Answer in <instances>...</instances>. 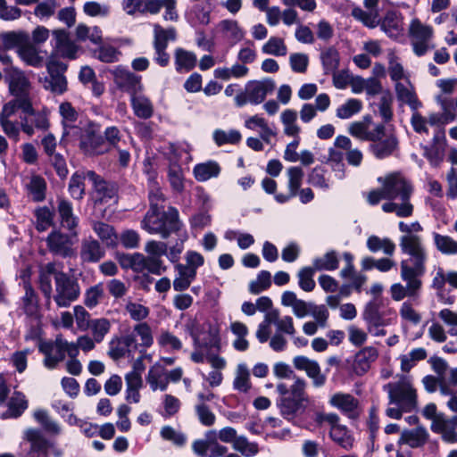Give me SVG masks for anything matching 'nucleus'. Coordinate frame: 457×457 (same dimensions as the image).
Returning <instances> with one entry per match:
<instances>
[{"instance_id": "c756f323", "label": "nucleus", "mask_w": 457, "mask_h": 457, "mask_svg": "<svg viewBox=\"0 0 457 457\" xmlns=\"http://www.w3.org/2000/svg\"><path fill=\"white\" fill-rule=\"evenodd\" d=\"M378 357V350L373 346H366L360 350L354 357L353 367L359 375L366 373L372 362Z\"/></svg>"}, {"instance_id": "5fc2aeb1", "label": "nucleus", "mask_w": 457, "mask_h": 457, "mask_svg": "<svg viewBox=\"0 0 457 457\" xmlns=\"http://www.w3.org/2000/svg\"><path fill=\"white\" fill-rule=\"evenodd\" d=\"M387 58V71L394 83L410 79L409 73L404 70L403 64L399 61V58L394 53H389Z\"/></svg>"}, {"instance_id": "f257e3e1", "label": "nucleus", "mask_w": 457, "mask_h": 457, "mask_svg": "<svg viewBox=\"0 0 457 457\" xmlns=\"http://www.w3.org/2000/svg\"><path fill=\"white\" fill-rule=\"evenodd\" d=\"M380 188L372 190L367 195L370 204L375 205L381 199L389 202L382 205L385 212H395L396 216L406 218L412 215L413 205L410 202L412 194L411 183L400 173L394 172L378 178Z\"/></svg>"}, {"instance_id": "de8ad7c7", "label": "nucleus", "mask_w": 457, "mask_h": 457, "mask_svg": "<svg viewBox=\"0 0 457 457\" xmlns=\"http://www.w3.org/2000/svg\"><path fill=\"white\" fill-rule=\"evenodd\" d=\"M104 254V251L96 240L90 238L82 243L80 256L84 262H97Z\"/></svg>"}, {"instance_id": "69168bd1", "label": "nucleus", "mask_w": 457, "mask_h": 457, "mask_svg": "<svg viewBox=\"0 0 457 457\" xmlns=\"http://www.w3.org/2000/svg\"><path fill=\"white\" fill-rule=\"evenodd\" d=\"M35 420L44 428V429L51 434L57 436L61 434L62 428L58 422L52 420L47 412L44 410H37L34 412Z\"/></svg>"}, {"instance_id": "8fccbe9b", "label": "nucleus", "mask_w": 457, "mask_h": 457, "mask_svg": "<svg viewBox=\"0 0 457 457\" xmlns=\"http://www.w3.org/2000/svg\"><path fill=\"white\" fill-rule=\"evenodd\" d=\"M367 247L372 253L383 252L386 255H393L395 251V244L388 237L370 236L367 239Z\"/></svg>"}, {"instance_id": "3c124183", "label": "nucleus", "mask_w": 457, "mask_h": 457, "mask_svg": "<svg viewBox=\"0 0 457 457\" xmlns=\"http://www.w3.org/2000/svg\"><path fill=\"white\" fill-rule=\"evenodd\" d=\"M58 212L63 228L72 230L77 227L78 218L73 214L71 203L63 199L60 200L58 203Z\"/></svg>"}, {"instance_id": "9d476101", "label": "nucleus", "mask_w": 457, "mask_h": 457, "mask_svg": "<svg viewBox=\"0 0 457 457\" xmlns=\"http://www.w3.org/2000/svg\"><path fill=\"white\" fill-rule=\"evenodd\" d=\"M55 295L54 300L59 307H68L80 294L78 282L65 273L54 274Z\"/></svg>"}, {"instance_id": "ddd939ff", "label": "nucleus", "mask_w": 457, "mask_h": 457, "mask_svg": "<svg viewBox=\"0 0 457 457\" xmlns=\"http://www.w3.org/2000/svg\"><path fill=\"white\" fill-rule=\"evenodd\" d=\"M386 4L384 0H364V9L354 7L352 15L369 28H376L381 21V10Z\"/></svg>"}, {"instance_id": "5701e85b", "label": "nucleus", "mask_w": 457, "mask_h": 457, "mask_svg": "<svg viewBox=\"0 0 457 457\" xmlns=\"http://www.w3.org/2000/svg\"><path fill=\"white\" fill-rule=\"evenodd\" d=\"M379 139L370 140V151L378 159L390 156L397 146V139L393 134H388L383 125L382 136Z\"/></svg>"}, {"instance_id": "c9c22d12", "label": "nucleus", "mask_w": 457, "mask_h": 457, "mask_svg": "<svg viewBox=\"0 0 457 457\" xmlns=\"http://www.w3.org/2000/svg\"><path fill=\"white\" fill-rule=\"evenodd\" d=\"M298 114L294 109H286L280 113V121L283 126V133L287 137H297L302 129L297 122Z\"/></svg>"}, {"instance_id": "0e129e2a", "label": "nucleus", "mask_w": 457, "mask_h": 457, "mask_svg": "<svg viewBox=\"0 0 457 457\" xmlns=\"http://www.w3.org/2000/svg\"><path fill=\"white\" fill-rule=\"evenodd\" d=\"M320 59L326 74L337 71L339 64V53L334 47H328L321 52Z\"/></svg>"}, {"instance_id": "052dcab7", "label": "nucleus", "mask_w": 457, "mask_h": 457, "mask_svg": "<svg viewBox=\"0 0 457 457\" xmlns=\"http://www.w3.org/2000/svg\"><path fill=\"white\" fill-rule=\"evenodd\" d=\"M338 264L339 259L335 251H329L312 261V266L316 270H334L338 268Z\"/></svg>"}, {"instance_id": "ea45409f", "label": "nucleus", "mask_w": 457, "mask_h": 457, "mask_svg": "<svg viewBox=\"0 0 457 457\" xmlns=\"http://www.w3.org/2000/svg\"><path fill=\"white\" fill-rule=\"evenodd\" d=\"M379 24L381 29L390 37L396 38L403 32V21L395 12H388Z\"/></svg>"}, {"instance_id": "774afa93", "label": "nucleus", "mask_w": 457, "mask_h": 457, "mask_svg": "<svg viewBox=\"0 0 457 457\" xmlns=\"http://www.w3.org/2000/svg\"><path fill=\"white\" fill-rule=\"evenodd\" d=\"M1 43L5 48H18L24 45L29 40V35L24 31H12L6 32L0 37Z\"/></svg>"}, {"instance_id": "473e14b6", "label": "nucleus", "mask_w": 457, "mask_h": 457, "mask_svg": "<svg viewBox=\"0 0 457 457\" xmlns=\"http://www.w3.org/2000/svg\"><path fill=\"white\" fill-rule=\"evenodd\" d=\"M17 53L26 64L36 68L43 66L45 58L42 52L33 44L27 41L18 48Z\"/></svg>"}, {"instance_id": "393cba45", "label": "nucleus", "mask_w": 457, "mask_h": 457, "mask_svg": "<svg viewBox=\"0 0 457 457\" xmlns=\"http://www.w3.org/2000/svg\"><path fill=\"white\" fill-rule=\"evenodd\" d=\"M245 127L250 130L259 131L261 139L270 144L276 132L269 126L267 120L260 114H254L245 120Z\"/></svg>"}, {"instance_id": "6ab92c4d", "label": "nucleus", "mask_w": 457, "mask_h": 457, "mask_svg": "<svg viewBox=\"0 0 457 457\" xmlns=\"http://www.w3.org/2000/svg\"><path fill=\"white\" fill-rule=\"evenodd\" d=\"M431 430L440 434L445 442H457V415L447 417L443 413H438V416L431 423Z\"/></svg>"}, {"instance_id": "7c9ffc66", "label": "nucleus", "mask_w": 457, "mask_h": 457, "mask_svg": "<svg viewBox=\"0 0 457 457\" xmlns=\"http://www.w3.org/2000/svg\"><path fill=\"white\" fill-rule=\"evenodd\" d=\"M130 104L136 116L140 119H148L154 113V105L151 100L142 93L134 92L130 96Z\"/></svg>"}, {"instance_id": "f8f14e48", "label": "nucleus", "mask_w": 457, "mask_h": 457, "mask_svg": "<svg viewBox=\"0 0 457 457\" xmlns=\"http://www.w3.org/2000/svg\"><path fill=\"white\" fill-rule=\"evenodd\" d=\"M409 33L412 38V47L418 56L427 53L429 41L433 37V28L423 24L419 19H413L409 27Z\"/></svg>"}, {"instance_id": "f3484780", "label": "nucleus", "mask_w": 457, "mask_h": 457, "mask_svg": "<svg viewBox=\"0 0 457 457\" xmlns=\"http://www.w3.org/2000/svg\"><path fill=\"white\" fill-rule=\"evenodd\" d=\"M4 74L10 91L15 97L28 96L30 83L23 71L17 67L9 66L4 68Z\"/></svg>"}, {"instance_id": "bb28decb", "label": "nucleus", "mask_w": 457, "mask_h": 457, "mask_svg": "<svg viewBox=\"0 0 457 457\" xmlns=\"http://www.w3.org/2000/svg\"><path fill=\"white\" fill-rule=\"evenodd\" d=\"M145 380L152 391H165L168 388L167 370L161 362L150 367Z\"/></svg>"}, {"instance_id": "603ef678", "label": "nucleus", "mask_w": 457, "mask_h": 457, "mask_svg": "<svg viewBox=\"0 0 457 457\" xmlns=\"http://www.w3.org/2000/svg\"><path fill=\"white\" fill-rule=\"evenodd\" d=\"M119 262L123 269H131L136 272L145 270V255L139 253L121 254L118 257Z\"/></svg>"}, {"instance_id": "4d7b16f0", "label": "nucleus", "mask_w": 457, "mask_h": 457, "mask_svg": "<svg viewBox=\"0 0 457 457\" xmlns=\"http://www.w3.org/2000/svg\"><path fill=\"white\" fill-rule=\"evenodd\" d=\"M329 435L331 439L341 447L349 450L353 445V438L345 425H338L330 428Z\"/></svg>"}, {"instance_id": "b1692460", "label": "nucleus", "mask_w": 457, "mask_h": 457, "mask_svg": "<svg viewBox=\"0 0 457 457\" xmlns=\"http://www.w3.org/2000/svg\"><path fill=\"white\" fill-rule=\"evenodd\" d=\"M72 237L58 231L52 232L47 237V245L51 252L62 256L73 254Z\"/></svg>"}, {"instance_id": "72a5a7b5", "label": "nucleus", "mask_w": 457, "mask_h": 457, "mask_svg": "<svg viewBox=\"0 0 457 457\" xmlns=\"http://www.w3.org/2000/svg\"><path fill=\"white\" fill-rule=\"evenodd\" d=\"M221 168L215 161H208L196 164L193 169L195 179L199 182H205L209 179L218 178Z\"/></svg>"}, {"instance_id": "a878e982", "label": "nucleus", "mask_w": 457, "mask_h": 457, "mask_svg": "<svg viewBox=\"0 0 457 457\" xmlns=\"http://www.w3.org/2000/svg\"><path fill=\"white\" fill-rule=\"evenodd\" d=\"M217 32L226 40L236 44L245 37V31L238 21L232 19L220 21L216 26Z\"/></svg>"}, {"instance_id": "e433bc0d", "label": "nucleus", "mask_w": 457, "mask_h": 457, "mask_svg": "<svg viewBox=\"0 0 457 457\" xmlns=\"http://www.w3.org/2000/svg\"><path fill=\"white\" fill-rule=\"evenodd\" d=\"M59 113L62 119V122L64 128V135H75L77 132V129L74 126V123L78 118V113L76 110L69 102H63L59 105Z\"/></svg>"}, {"instance_id": "412c9836", "label": "nucleus", "mask_w": 457, "mask_h": 457, "mask_svg": "<svg viewBox=\"0 0 457 457\" xmlns=\"http://www.w3.org/2000/svg\"><path fill=\"white\" fill-rule=\"evenodd\" d=\"M87 177L94 186V198L96 203L107 204L115 201L117 190L113 184L103 180L91 170L87 172Z\"/></svg>"}, {"instance_id": "6e6552de", "label": "nucleus", "mask_w": 457, "mask_h": 457, "mask_svg": "<svg viewBox=\"0 0 457 457\" xmlns=\"http://www.w3.org/2000/svg\"><path fill=\"white\" fill-rule=\"evenodd\" d=\"M384 390L388 393L390 403L399 405L403 411H411L417 407L416 390L409 381L388 383L384 386Z\"/></svg>"}, {"instance_id": "79ce46f5", "label": "nucleus", "mask_w": 457, "mask_h": 457, "mask_svg": "<svg viewBox=\"0 0 457 457\" xmlns=\"http://www.w3.org/2000/svg\"><path fill=\"white\" fill-rule=\"evenodd\" d=\"M129 335H134L135 337L133 349H137L138 345L148 348L154 344L152 329L145 322L137 324Z\"/></svg>"}, {"instance_id": "4be33fe9", "label": "nucleus", "mask_w": 457, "mask_h": 457, "mask_svg": "<svg viewBox=\"0 0 457 457\" xmlns=\"http://www.w3.org/2000/svg\"><path fill=\"white\" fill-rule=\"evenodd\" d=\"M54 46V54L68 59H75L79 46L72 41L68 33L63 29H55L53 31Z\"/></svg>"}, {"instance_id": "58836bf2", "label": "nucleus", "mask_w": 457, "mask_h": 457, "mask_svg": "<svg viewBox=\"0 0 457 457\" xmlns=\"http://www.w3.org/2000/svg\"><path fill=\"white\" fill-rule=\"evenodd\" d=\"M230 330L236 338L232 342V346L236 351L245 352L249 348V342L246 339L248 336V328L240 321H233L230 323Z\"/></svg>"}, {"instance_id": "1a4fd4ad", "label": "nucleus", "mask_w": 457, "mask_h": 457, "mask_svg": "<svg viewBox=\"0 0 457 457\" xmlns=\"http://www.w3.org/2000/svg\"><path fill=\"white\" fill-rule=\"evenodd\" d=\"M399 245L403 253L412 259L411 269L419 272H425L428 253L423 239L418 235H403Z\"/></svg>"}, {"instance_id": "a211bd4d", "label": "nucleus", "mask_w": 457, "mask_h": 457, "mask_svg": "<svg viewBox=\"0 0 457 457\" xmlns=\"http://www.w3.org/2000/svg\"><path fill=\"white\" fill-rule=\"evenodd\" d=\"M48 126L47 112L45 109L36 111L32 107L31 112H24V115L21 116V131H23L29 137L34 135L35 129L45 130Z\"/></svg>"}, {"instance_id": "680f3d73", "label": "nucleus", "mask_w": 457, "mask_h": 457, "mask_svg": "<svg viewBox=\"0 0 457 457\" xmlns=\"http://www.w3.org/2000/svg\"><path fill=\"white\" fill-rule=\"evenodd\" d=\"M60 6L57 0H42L37 4L33 14L40 21H46L53 17Z\"/></svg>"}, {"instance_id": "20e7f679", "label": "nucleus", "mask_w": 457, "mask_h": 457, "mask_svg": "<svg viewBox=\"0 0 457 457\" xmlns=\"http://www.w3.org/2000/svg\"><path fill=\"white\" fill-rule=\"evenodd\" d=\"M37 347L38 351L44 355L43 364L48 370L57 368L58 364L65 359L66 354L69 357L79 355L74 342L67 341L62 335H57L53 341L39 340Z\"/></svg>"}, {"instance_id": "4468645a", "label": "nucleus", "mask_w": 457, "mask_h": 457, "mask_svg": "<svg viewBox=\"0 0 457 457\" xmlns=\"http://www.w3.org/2000/svg\"><path fill=\"white\" fill-rule=\"evenodd\" d=\"M348 133L361 141L379 139L383 132V124H373L370 115L364 116L361 120L352 122L347 129Z\"/></svg>"}, {"instance_id": "338daca9", "label": "nucleus", "mask_w": 457, "mask_h": 457, "mask_svg": "<svg viewBox=\"0 0 457 457\" xmlns=\"http://www.w3.org/2000/svg\"><path fill=\"white\" fill-rule=\"evenodd\" d=\"M93 229L106 245H115L117 244L118 236L112 226L104 222H96Z\"/></svg>"}, {"instance_id": "7ed1b4c3", "label": "nucleus", "mask_w": 457, "mask_h": 457, "mask_svg": "<svg viewBox=\"0 0 457 457\" xmlns=\"http://www.w3.org/2000/svg\"><path fill=\"white\" fill-rule=\"evenodd\" d=\"M180 227L176 209L169 208L164 212L163 207H157V204L154 203L141 222L143 229L149 234L160 235L162 238H168L172 233L179 232Z\"/></svg>"}, {"instance_id": "aec40b11", "label": "nucleus", "mask_w": 457, "mask_h": 457, "mask_svg": "<svg viewBox=\"0 0 457 457\" xmlns=\"http://www.w3.org/2000/svg\"><path fill=\"white\" fill-rule=\"evenodd\" d=\"M116 85L129 93L131 96L134 92L143 91L141 77L137 76L128 69L117 66L112 71Z\"/></svg>"}, {"instance_id": "0eeeda50", "label": "nucleus", "mask_w": 457, "mask_h": 457, "mask_svg": "<svg viewBox=\"0 0 457 457\" xmlns=\"http://www.w3.org/2000/svg\"><path fill=\"white\" fill-rule=\"evenodd\" d=\"M275 87L276 84L270 79L249 81L246 83L244 92L236 96L235 103L238 107L248 103L254 105L259 104L274 91Z\"/></svg>"}, {"instance_id": "bf43d9fd", "label": "nucleus", "mask_w": 457, "mask_h": 457, "mask_svg": "<svg viewBox=\"0 0 457 457\" xmlns=\"http://www.w3.org/2000/svg\"><path fill=\"white\" fill-rule=\"evenodd\" d=\"M177 32L174 28L164 29L159 24L154 25V46L167 48L169 41H174Z\"/></svg>"}, {"instance_id": "13d9d810", "label": "nucleus", "mask_w": 457, "mask_h": 457, "mask_svg": "<svg viewBox=\"0 0 457 457\" xmlns=\"http://www.w3.org/2000/svg\"><path fill=\"white\" fill-rule=\"evenodd\" d=\"M262 52L264 54L273 56H286L287 46L283 38L279 37H270L262 46Z\"/></svg>"}, {"instance_id": "e2e57ef3", "label": "nucleus", "mask_w": 457, "mask_h": 457, "mask_svg": "<svg viewBox=\"0 0 457 457\" xmlns=\"http://www.w3.org/2000/svg\"><path fill=\"white\" fill-rule=\"evenodd\" d=\"M427 357V352L424 348L419 347L412 349L410 353L400 356L401 369L408 372L416 363Z\"/></svg>"}, {"instance_id": "c85d7f7f", "label": "nucleus", "mask_w": 457, "mask_h": 457, "mask_svg": "<svg viewBox=\"0 0 457 457\" xmlns=\"http://www.w3.org/2000/svg\"><path fill=\"white\" fill-rule=\"evenodd\" d=\"M428 439V433L424 427L418 426L413 429H405L401 433L399 445H407L411 448L424 445Z\"/></svg>"}, {"instance_id": "423d86ee", "label": "nucleus", "mask_w": 457, "mask_h": 457, "mask_svg": "<svg viewBox=\"0 0 457 457\" xmlns=\"http://www.w3.org/2000/svg\"><path fill=\"white\" fill-rule=\"evenodd\" d=\"M400 267V276L405 285L399 282L391 285L389 293L392 299L396 302H400L406 297L417 299L422 288V281L420 277L424 272L411 269V265L405 260L401 262Z\"/></svg>"}, {"instance_id": "09e8293b", "label": "nucleus", "mask_w": 457, "mask_h": 457, "mask_svg": "<svg viewBox=\"0 0 457 457\" xmlns=\"http://www.w3.org/2000/svg\"><path fill=\"white\" fill-rule=\"evenodd\" d=\"M362 102L357 98H349L336 109V116L340 120H348L361 112Z\"/></svg>"}, {"instance_id": "4c0bfd02", "label": "nucleus", "mask_w": 457, "mask_h": 457, "mask_svg": "<svg viewBox=\"0 0 457 457\" xmlns=\"http://www.w3.org/2000/svg\"><path fill=\"white\" fill-rule=\"evenodd\" d=\"M251 386L249 368L245 362H240L237 365L235 370L233 388L240 393H247L251 389Z\"/></svg>"}, {"instance_id": "9b49d317", "label": "nucleus", "mask_w": 457, "mask_h": 457, "mask_svg": "<svg viewBox=\"0 0 457 457\" xmlns=\"http://www.w3.org/2000/svg\"><path fill=\"white\" fill-rule=\"evenodd\" d=\"M446 283H448L450 287L457 288V271H446L443 268L438 267L435 270L431 281V287L435 290L436 295L441 303L445 304H452L454 302V298L448 295L445 288Z\"/></svg>"}, {"instance_id": "f03ea898", "label": "nucleus", "mask_w": 457, "mask_h": 457, "mask_svg": "<svg viewBox=\"0 0 457 457\" xmlns=\"http://www.w3.org/2000/svg\"><path fill=\"white\" fill-rule=\"evenodd\" d=\"M306 386V381L296 376H294V383L289 387L284 383L277 385V391L280 395L278 406L280 414L287 420H294L300 410L305 409L309 402Z\"/></svg>"}, {"instance_id": "c03bdc74", "label": "nucleus", "mask_w": 457, "mask_h": 457, "mask_svg": "<svg viewBox=\"0 0 457 457\" xmlns=\"http://www.w3.org/2000/svg\"><path fill=\"white\" fill-rule=\"evenodd\" d=\"M80 148L87 154H101L105 149L101 137L93 132H87L80 137Z\"/></svg>"}, {"instance_id": "a19ab883", "label": "nucleus", "mask_w": 457, "mask_h": 457, "mask_svg": "<svg viewBox=\"0 0 457 457\" xmlns=\"http://www.w3.org/2000/svg\"><path fill=\"white\" fill-rule=\"evenodd\" d=\"M28 408V402L25 395L15 392L8 402V409L2 413V419L18 418Z\"/></svg>"}, {"instance_id": "6e6d98bb", "label": "nucleus", "mask_w": 457, "mask_h": 457, "mask_svg": "<svg viewBox=\"0 0 457 457\" xmlns=\"http://www.w3.org/2000/svg\"><path fill=\"white\" fill-rule=\"evenodd\" d=\"M76 37L79 41H89L94 45H98L102 42V30L96 26L88 27L79 24L76 28Z\"/></svg>"}, {"instance_id": "cd10ccee", "label": "nucleus", "mask_w": 457, "mask_h": 457, "mask_svg": "<svg viewBox=\"0 0 457 457\" xmlns=\"http://www.w3.org/2000/svg\"><path fill=\"white\" fill-rule=\"evenodd\" d=\"M56 62L52 57L46 63L47 70L50 73L49 78H46L43 81V87L46 90H50L55 94H63L67 90L66 78L60 73H53V69Z\"/></svg>"}, {"instance_id": "49530a36", "label": "nucleus", "mask_w": 457, "mask_h": 457, "mask_svg": "<svg viewBox=\"0 0 457 457\" xmlns=\"http://www.w3.org/2000/svg\"><path fill=\"white\" fill-rule=\"evenodd\" d=\"M27 273L24 272L22 279L24 282L25 295L22 297V304L24 312L30 317L38 320V306L36 295L32 287L26 281Z\"/></svg>"}, {"instance_id": "a18cd8bd", "label": "nucleus", "mask_w": 457, "mask_h": 457, "mask_svg": "<svg viewBox=\"0 0 457 457\" xmlns=\"http://www.w3.org/2000/svg\"><path fill=\"white\" fill-rule=\"evenodd\" d=\"M174 59L177 71H189L196 64V55L181 47L175 49Z\"/></svg>"}, {"instance_id": "2eb2a0df", "label": "nucleus", "mask_w": 457, "mask_h": 457, "mask_svg": "<svg viewBox=\"0 0 457 457\" xmlns=\"http://www.w3.org/2000/svg\"><path fill=\"white\" fill-rule=\"evenodd\" d=\"M293 364L296 370L306 373L307 377L312 379L314 387L319 388L326 384L327 376L321 372L317 361L303 355H298L293 359Z\"/></svg>"}, {"instance_id": "2f4dec72", "label": "nucleus", "mask_w": 457, "mask_h": 457, "mask_svg": "<svg viewBox=\"0 0 457 457\" xmlns=\"http://www.w3.org/2000/svg\"><path fill=\"white\" fill-rule=\"evenodd\" d=\"M395 89L398 100L409 104L411 109L417 110L421 105L416 97L410 79L395 83Z\"/></svg>"}, {"instance_id": "37998d69", "label": "nucleus", "mask_w": 457, "mask_h": 457, "mask_svg": "<svg viewBox=\"0 0 457 457\" xmlns=\"http://www.w3.org/2000/svg\"><path fill=\"white\" fill-rule=\"evenodd\" d=\"M176 270L177 276L173 280V288L176 291H184L195 280L196 272L193 269L186 268L184 264H178Z\"/></svg>"}, {"instance_id": "dca6fc26", "label": "nucleus", "mask_w": 457, "mask_h": 457, "mask_svg": "<svg viewBox=\"0 0 457 457\" xmlns=\"http://www.w3.org/2000/svg\"><path fill=\"white\" fill-rule=\"evenodd\" d=\"M328 403L350 419H355L360 413V403L351 394L337 392L329 397Z\"/></svg>"}, {"instance_id": "f704fd0d", "label": "nucleus", "mask_w": 457, "mask_h": 457, "mask_svg": "<svg viewBox=\"0 0 457 457\" xmlns=\"http://www.w3.org/2000/svg\"><path fill=\"white\" fill-rule=\"evenodd\" d=\"M134 345V335H127L122 338L112 339L109 344L108 354L112 360L117 361L122 358L127 351L133 349Z\"/></svg>"}, {"instance_id": "864d4df0", "label": "nucleus", "mask_w": 457, "mask_h": 457, "mask_svg": "<svg viewBox=\"0 0 457 457\" xmlns=\"http://www.w3.org/2000/svg\"><path fill=\"white\" fill-rule=\"evenodd\" d=\"M434 245L438 252L445 255L457 254V241L446 235L432 233Z\"/></svg>"}, {"instance_id": "39448f33", "label": "nucleus", "mask_w": 457, "mask_h": 457, "mask_svg": "<svg viewBox=\"0 0 457 457\" xmlns=\"http://www.w3.org/2000/svg\"><path fill=\"white\" fill-rule=\"evenodd\" d=\"M22 113L32 112V103L29 96L15 97L5 103L0 112V127L3 132L10 138L18 142L21 134V120H13L18 110Z\"/></svg>"}]
</instances>
